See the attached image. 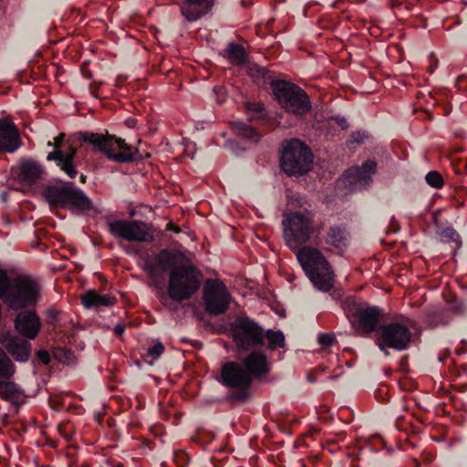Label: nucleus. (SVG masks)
<instances>
[{"mask_svg":"<svg viewBox=\"0 0 467 467\" xmlns=\"http://www.w3.org/2000/svg\"><path fill=\"white\" fill-rule=\"evenodd\" d=\"M179 254L162 249L158 257L159 265L167 271L171 269L168 294L171 299L182 302L190 299L201 286V272L192 265H177Z\"/></svg>","mask_w":467,"mask_h":467,"instance_id":"obj_1","label":"nucleus"},{"mask_svg":"<svg viewBox=\"0 0 467 467\" xmlns=\"http://www.w3.org/2000/svg\"><path fill=\"white\" fill-rule=\"evenodd\" d=\"M43 195L51 208L67 209L81 214L99 213L88 195L70 182L47 185Z\"/></svg>","mask_w":467,"mask_h":467,"instance_id":"obj_2","label":"nucleus"},{"mask_svg":"<svg viewBox=\"0 0 467 467\" xmlns=\"http://www.w3.org/2000/svg\"><path fill=\"white\" fill-rule=\"evenodd\" d=\"M297 260L315 287L328 291L334 285V275L322 253L314 247L304 246L296 250Z\"/></svg>","mask_w":467,"mask_h":467,"instance_id":"obj_3","label":"nucleus"},{"mask_svg":"<svg viewBox=\"0 0 467 467\" xmlns=\"http://www.w3.org/2000/svg\"><path fill=\"white\" fill-rule=\"evenodd\" d=\"M84 141L91 144L94 150L103 153L109 161L117 163H131L140 160V150L116 135L87 133Z\"/></svg>","mask_w":467,"mask_h":467,"instance_id":"obj_4","label":"nucleus"},{"mask_svg":"<svg viewBox=\"0 0 467 467\" xmlns=\"http://www.w3.org/2000/svg\"><path fill=\"white\" fill-rule=\"evenodd\" d=\"M284 238L288 247L296 251L319 232V228L310 213L291 212L283 220Z\"/></svg>","mask_w":467,"mask_h":467,"instance_id":"obj_5","label":"nucleus"},{"mask_svg":"<svg viewBox=\"0 0 467 467\" xmlns=\"http://www.w3.org/2000/svg\"><path fill=\"white\" fill-rule=\"evenodd\" d=\"M244 368L235 363H228L222 369L224 384L232 387H246L252 377H260L268 371L265 355L253 352L244 359Z\"/></svg>","mask_w":467,"mask_h":467,"instance_id":"obj_6","label":"nucleus"},{"mask_svg":"<svg viewBox=\"0 0 467 467\" xmlns=\"http://www.w3.org/2000/svg\"><path fill=\"white\" fill-rule=\"evenodd\" d=\"M271 88L275 99L287 112L302 116L310 110L309 98L298 86L284 80H274Z\"/></svg>","mask_w":467,"mask_h":467,"instance_id":"obj_7","label":"nucleus"},{"mask_svg":"<svg viewBox=\"0 0 467 467\" xmlns=\"http://www.w3.org/2000/svg\"><path fill=\"white\" fill-rule=\"evenodd\" d=\"M313 157L309 149L298 140L288 141L284 146L281 168L288 175H302L310 171Z\"/></svg>","mask_w":467,"mask_h":467,"instance_id":"obj_8","label":"nucleus"},{"mask_svg":"<svg viewBox=\"0 0 467 467\" xmlns=\"http://www.w3.org/2000/svg\"><path fill=\"white\" fill-rule=\"evenodd\" d=\"M16 373V365L8 354L0 348V397L10 401L16 409L25 403L24 390L10 379Z\"/></svg>","mask_w":467,"mask_h":467,"instance_id":"obj_9","label":"nucleus"},{"mask_svg":"<svg viewBox=\"0 0 467 467\" xmlns=\"http://www.w3.org/2000/svg\"><path fill=\"white\" fill-rule=\"evenodd\" d=\"M107 226L111 235L128 242L151 243L154 239L150 226L140 220H113Z\"/></svg>","mask_w":467,"mask_h":467,"instance_id":"obj_10","label":"nucleus"},{"mask_svg":"<svg viewBox=\"0 0 467 467\" xmlns=\"http://www.w3.org/2000/svg\"><path fill=\"white\" fill-rule=\"evenodd\" d=\"M65 133H59L54 138L52 141L54 150L48 152L47 160L54 161L61 171L70 179H74L78 175L77 167L79 164L78 150L73 145L65 142Z\"/></svg>","mask_w":467,"mask_h":467,"instance_id":"obj_11","label":"nucleus"},{"mask_svg":"<svg viewBox=\"0 0 467 467\" xmlns=\"http://www.w3.org/2000/svg\"><path fill=\"white\" fill-rule=\"evenodd\" d=\"M234 342L240 348L247 349L264 344L263 328L247 317H239L232 326Z\"/></svg>","mask_w":467,"mask_h":467,"instance_id":"obj_12","label":"nucleus"},{"mask_svg":"<svg viewBox=\"0 0 467 467\" xmlns=\"http://www.w3.org/2000/svg\"><path fill=\"white\" fill-rule=\"evenodd\" d=\"M411 332L404 321H393L380 327L378 347L381 350L390 348L396 350L406 349L410 342Z\"/></svg>","mask_w":467,"mask_h":467,"instance_id":"obj_13","label":"nucleus"},{"mask_svg":"<svg viewBox=\"0 0 467 467\" xmlns=\"http://www.w3.org/2000/svg\"><path fill=\"white\" fill-rule=\"evenodd\" d=\"M231 299L230 293L221 280L206 276V313L214 316L223 314Z\"/></svg>","mask_w":467,"mask_h":467,"instance_id":"obj_14","label":"nucleus"},{"mask_svg":"<svg viewBox=\"0 0 467 467\" xmlns=\"http://www.w3.org/2000/svg\"><path fill=\"white\" fill-rule=\"evenodd\" d=\"M14 327L16 331L24 338L34 340L38 336L41 328V318L34 308L17 311Z\"/></svg>","mask_w":467,"mask_h":467,"instance_id":"obj_15","label":"nucleus"},{"mask_svg":"<svg viewBox=\"0 0 467 467\" xmlns=\"http://www.w3.org/2000/svg\"><path fill=\"white\" fill-rule=\"evenodd\" d=\"M348 312L357 318L359 328L366 335L374 332L379 324L383 316V311L378 306H356L354 304H348L346 308Z\"/></svg>","mask_w":467,"mask_h":467,"instance_id":"obj_16","label":"nucleus"},{"mask_svg":"<svg viewBox=\"0 0 467 467\" xmlns=\"http://www.w3.org/2000/svg\"><path fill=\"white\" fill-rule=\"evenodd\" d=\"M376 168V162L368 160L361 167L348 169L343 177V182L352 191L366 188L371 182Z\"/></svg>","mask_w":467,"mask_h":467,"instance_id":"obj_17","label":"nucleus"},{"mask_svg":"<svg viewBox=\"0 0 467 467\" xmlns=\"http://www.w3.org/2000/svg\"><path fill=\"white\" fill-rule=\"evenodd\" d=\"M21 146L19 130L14 122L0 119V152L14 153Z\"/></svg>","mask_w":467,"mask_h":467,"instance_id":"obj_18","label":"nucleus"},{"mask_svg":"<svg viewBox=\"0 0 467 467\" xmlns=\"http://www.w3.org/2000/svg\"><path fill=\"white\" fill-rule=\"evenodd\" d=\"M44 173V167L35 160L22 159L19 162L17 176L25 185H35L42 179Z\"/></svg>","mask_w":467,"mask_h":467,"instance_id":"obj_19","label":"nucleus"},{"mask_svg":"<svg viewBox=\"0 0 467 467\" xmlns=\"http://www.w3.org/2000/svg\"><path fill=\"white\" fill-rule=\"evenodd\" d=\"M5 348L6 353L21 363L28 361L31 357L32 344L24 337H13L5 341Z\"/></svg>","mask_w":467,"mask_h":467,"instance_id":"obj_20","label":"nucleus"},{"mask_svg":"<svg viewBox=\"0 0 467 467\" xmlns=\"http://www.w3.org/2000/svg\"><path fill=\"white\" fill-rule=\"evenodd\" d=\"M181 12L187 21H197L204 16V0H184L181 5Z\"/></svg>","mask_w":467,"mask_h":467,"instance_id":"obj_21","label":"nucleus"},{"mask_svg":"<svg viewBox=\"0 0 467 467\" xmlns=\"http://www.w3.org/2000/svg\"><path fill=\"white\" fill-rule=\"evenodd\" d=\"M81 303L87 309L99 306H109L113 304L110 297L105 295H100L95 290H88L81 296Z\"/></svg>","mask_w":467,"mask_h":467,"instance_id":"obj_22","label":"nucleus"},{"mask_svg":"<svg viewBox=\"0 0 467 467\" xmlns=\"http://www.w3.org/2000/svg\"><path fill=\"white\" fill-rule=\"evenodd\" d=\"M348 241V234L346 230L336 226L329 229L326 239L327 244L337 249H342L347 246Z\"/></svg>","mask_w":467,"mask_h":467,"instance_id":"obj_23","label":"nucleus"},{"mask_svg":"<svg viewBox=\"0 0 467 467\" xmlns=\"http://www.w3.org/2000/svg\"><path fill=\"white\" fill-rule=\"evenodd\" d=\"M232 129L236 135L249 139L253 141H257L260 138V135L254 130V128L241 121L234 122L232 124Z\"/></svg>","mask_w":467,"mask_h":467,"instance_id":"obj_24","label":"nucleus"},{"mask_svg":"<svg viewBox=\"0 0 467 467\" xmlns=\"http://www.w3.org/2000/svg\"><path fill=\"white\" fill-rule=\"evenodd\" d=\"M228 56L232 63L244 65L246 63V52L241 45L231 44L227 48Z\"/></svg>","mask_w":467,"mask_h":467,"instance_id":"obj_25","label":"nucleus"},{"mask_svg":"<svg viewBox=\"0 0 467 467\" xmlns=\"http://www.w3.org/2000/svg\"><path fill=\"white\" fill-rule=\"evenodd\" d=\"M267 339L268 347L272 349L282 348L285 345V336L281 331L267 330L264 338Z\"/></svg>","mask_w":467,"mask_h":467,"instance_id":"obj_26","label":"nucleus"},{"mask_svg":"<svg viewBox=\"0 0 467 467\" xmlns=\"http://www.w3.org/2000/svg\"><path fill=\"white\" fill-rule=\"evenodd\" d=\"M202 380L201 376L193 377L187 381L185 385V392L190 397H196L202 390Z\"/></svg>","mask_w":467,"mask_h":467,"instance_id":"obj_27","label":"nucleus"},{"mask_svg":"<svg viewBox=\"0 0 467 467\" xmlns=\"http://www.w3.org/2000/svg\"><path fill=\"white\" fill-rule=\"evenodd\" d=\"M54 358L62 363H68L74 357V354L71 350L57 347L53 349Z\"/></svg>","mask_w":467,"mask_h":467,"instance_id":"obj_28","label":"nucleus"},{"mask_svg":"<svg viewBox=\"0 0 467 467\" xmlns=\"http://www.w3.org/2000/svg\"><path fill=\"white\" fill-rule=\"evenodd\" d=\"M173 462L179 467H187L191 462L187 452L182 450L173 451Z\"/></svg>","mask_w":467,"mask_h":467,"instance_id":"obj_29","label":"nucleus"},{"mask_svg":"<svg viewBox=\"0 0 467 467\" xmlns=\"http://www.w3.org/2000/svg\"><path fill=\"white\" fill-rule=\"evenodd\" d=\"M425 180L430 186L435 189H441L443 185V179L437 171L428 172L425 176Z\"/></svg>","mask_w":467,"mask_h":467,"instance_id":"obj_30","label":"nucleus"},{"mask_svg":"<svg viewBox=\"0 0 467 467\" xmlns=\"http://www.w3.org/2000/svg\"><path fill=\"white\" fill-rule=\"evenodd\" d=\"M164 346L162 343L158 342L153 346L149 347L146 356L151 358L152 360L158 359L161 355L164 352Z\"/></svg>","mask_w":467,"mask_h":467,"instance_id":"obj_31","label":"nucleus"},{"mask_svg":"<svg viewBox=\"0 0 467 467\" xmlns=\"http://www.w3.org/2000/svg\"><path fill=\"white\" fill-rule=\"evenodd\" d=\"M246 70L247 73L254 79L264 77L265 74V69L255 64H247Z\"/></svg>","mask_w":467,"mask_h":467,"instance_id":"obj_32","label":"nucleus"},{"mask_svg":"<svg viewBox=\"0 0 467 467\" xmlns=\"http://www.w3.org/2000/svg\"><path fill=\"white\" fill-rule=\"evenodd\" d=\"M441 238L444 241H451L455 242L456 244H460V236L458 233L451 229V228H446L441 232Z\"/></svg>","mask_w":467,"mask_h":467,"instance_id":"obj_33","label":"nucleus"},{"mask_svg":"<svg viewBox=\"0 0 467 467\" xmlns=\"http://www.w3.org/2000/svg\"><path fill=\"white\" fill-rule=\"evenodd\" d=\"M47 317L49 325H56L58 322L59 311L56 308H48L47 310Z\"/></svg>","mask_w":467,"mask_h":467,"instance_id":"obj_34","label":"nucleus"},{"mask_svg":"<svg viewBox=\"0 0 467 467\" xmlns=\"http://www.w3.org/2000/svg\"><path fill=\"white\" fill-rule=\"evenodd\" d=\"M36 360L44 365H48L51 361L50 354L46 349H41L36 352Z\"/></svg>","mask_w":467,"mask_h":467,"instance_id":"obj_35","label":"nucleus"},{"mask_svg":"<svg viewBox=\"0 0 467 467\" xmlns=\"http://www.w3.org/2000/svg\"><path fill=\"white\" fill-rule=\"evenodd\" d=\"M318 342L323 346H331L334 342V337L329 334H321L318 337Z\"/></svg>","mask_w":467,"mask_h":467,"instance_id":"obj_36","label":"nucleus"},{"mask_svg":"<svg viewBox=\"0 0 467 467\" xmlns=\"http://www.w3.org/2000/svg\"><path fill=\"white\" fill-rule=\"evenodd\" d=\"M203 429L198 428L195 433L192 436V441L197 444H203Z\"/></svg>","mask_w":467,"mask_h":467,"instance_id":"obj_37","label":"nucleus"},{"mask_svg":"<svg viewBox=\"0 0 467 467\" xmlns=\"http://www.w3.org/2000/svg\"><path fill=\"white\" fill-rule=\"evenodd\" d=\"M80 72L83 78L87 79H90L92 78V72L88 67V63H82L80 66Z\"/></svg>","mask_w":467,"mask_h":467,"instance_id":"obj_38","label":"nucleus"},{"mask_svg":"<svg viewBox=\"0 0 467 467\" xmlns=\"http://www.w3.org/2000/svg\"><path fill=\"white\" fill-rule=\"evenodd\" d=\"M99 84H90L89 85V92L96 99L99 98Z\"/></svg>","mask_w":467,"mask_h":467,"instance_id":"obj_39","label":"nucleus"},{"mask_svg":"<svg viewBox=\"0 0 467 467\" xmlns=\"http://www.w3.org/2000/svg\"><path fill=\"white\" fill-rule=\"evenodd\" d=\"M113 331L117 337H120L125 332V326L119 324L114 327Z\"/></svg>","mask_w":467,"mask_h":467,"instance_id":"obj_40","label":"nucleus"},{"mask_svg":"<svg viewBox=\"0 0 467 467\" xmlns=\"http://www.w3.org/2000/svg\"><path fill=\"white\" fill-rule=\"evenodd\" d=\"M215 92L218 94L219 96V99H218V101L221 103L223 102L224 99H225V89L223 87H220L218 88L215 89Z\"/></svg>","mask_w":467,"mask_h":467,"instance_id":"obj_41","label":"nucleus"},{"mask_svg":"<svg viewBox=\"0 0 467 467\" xmlns=\"http://www.w3.org/2000/svg\"><path fill=\"white\" fill-rule=\"evenodd\" d=\"M125 80H126V78H125V77H123V76H119V77L116 78V86H117V87H121Z\"/></svg>","mask_w":467,"mask_h":467,"instance_id":"obj_42","label":"nucleus"},{"mask_svg":"<svg viewBox=\"0 0 467 467\" xmlns=\"http://www.w3.org/2000/svg\"><path fill=\"white\" fill-rule=\"evenodd\" d=\"M167 229H168V230H172V231H174V232H176V233H179V232H180L179 227H178V226H176L175 224L171 223H170L168 224Z\"/></svg>","mask_w":467,"mask_h":467,"instance_id":"obj_43","label":"nucleus"},{"mask_svg":"<svg viewBox=\"0 0 467 467\" xmlns=\"http://www.w3.org/2000/svg\"><path fill=\"white\" fill-rule=\"evenodd\" d=\"M338 124L341 126L342 129L348 128V124L345 119H339Z\"/></svg>","mask_w":467,"mask_h":467,"instance_id":"obj_44","label":"nucleus"},{"mask_svg":"<svg viewBox=\"0 0 467 467\" xmlns=\"http://www.w3.org/2000/svg\"><path fill=\"white\" fill-rule=\"evenodd\" d=\"M215 0H206V14L208 13V9L214 4Z\"/></svg>","mask_w":467,"mask_h":467,"instance_id":"obj_45","label":"nucleus"},{"mask_svg":"<svg viewBox=\"0 0 467 467\" xmlns=\"http://www.w3.org/2000/svg\"><path fill=\"white\" fill-rule=\"evenodd\" d=\"M86 180H87V176L85 174H80V176H79L80 182L85 183Z\"/></svg>","mask_w":467,"mask_h":467,"instance_id":"obj_46","label":"nucleus"},{"mask_svg":"<svg viewBox=\"0 0 467 467\" xmlns=\"http://www.w3.org/2000/svg\"><path fill=\"white\" fill-rule=\"evenodd\" d=\"M47 147H52V148H53L52 141H47Z\"/></svg>","mask_w":467,"mask_h":467,"instance_id":"obj_47","label":"nucleus"},{"mask_svg":"<svg viewBox=\"0 0 467 467\" xmlns=\"http://www.w3.org/2000/svg\"><path fill=\"white\" fill-rule=\"evenodd\" d=\"M356 134H352V137L355 138L356 140H359V139L355 137Z\"/></svg>","mask_w":467,"mask_h":467,"instance_id":"obj_48","label":"nucleus"},{"mask_svg":"<svg viewBox=\"0 0 467 467\" xmlns=\"http://www.w3.org/2000/svg\"><path fill=\"white\" fill-rule=\"evenodd\" d=\"M8 418V415H5L4 421L5 422V420Z\"/></svg>","mask_w":467,"mask_h":467,"instance_id":"obj_49","label":"nucleus"}]
</instances>
